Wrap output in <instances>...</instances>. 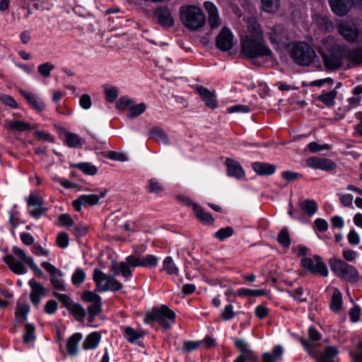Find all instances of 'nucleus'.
Returning a JSON list of instances; mask_svg holds the SVG:
<instances>
[{
  "label": "nucleus",
  "mask_w": 362,
  "mask_h": 362,
  "mask_svg": "<svg viewBox=\"0 0 362 362\" xmlns=\"http://www.w3.org/2000/svg\"><path fill=\"white\" fill-rule=\"evenodd\" d=\"M319 47L325 66L329 70L338 69L344 59V46L338 45L333 37H327L321 40Z\"/></svg>",
  "instance_id": "1"
},
{
  "label": "nucleus",
  "mask_w": 362,
  "mask_h": 362,
  "mask_svg": "<svg viewBox=\"0 0 362 362\" xmlns=\"http://www.w3.org/2000/svg\"><path fill=\"white\" fill-rule=\"evenodd\" d=\"M12 252L21 262L16 259L12 255H6L4 257V260L13 273L17 274H25L26 272V268L23 264H26L34 272L40 276L43 275V272L34 262L33 258L28 256L24 250L17 246H13Z\"/></svg>",
  "instance_id": "2"
},
{
  "label": "nucleus",
  "mask_w": 362,
  "mask_h": 362,
  "mask_svg": "<svg viewBox=\"0 0 362 362\" xmlns=\"http://www.w3.org/2000/svg\"><path fill=\"white\" fill-rule=\"evenodd\" d=\"M179 13L182 23L191 31L198 30L205 25V16L197 6H182L180 7Z\"/></svg>",
  "instance_id": "3"
},
{
  "label": "nucleus",
  "mask_w": 362,
  "mask_h": 362,
  "mask_svg": "<svg viewBox=\"0 0 362 362\" xmlns=\"http://www.w3.org/2000/svg\"><path fill=\"white\" fill-rule=\"evenodd\" d=\"M241 53L249 59L271 57L272 56V51L266 45L264 37H243L241 39Z\"/></svg>",
  "instance_id": "4"
},
{
  "label": "nucleus",
  "mask_w": 362,
  "mask_h": 362,
  "mask_svg": "<svg viewBox=\"0 0 362 362\" xmlns=\"http://www.w3.org/2000/svg\"><path fill=\"white\" fill-rule=\"evenodd\" d=\"M144 322L147 324L158 322L164 329H170L175 322V313L167 305L153 307L146 313Z\"/></svg>",
  "instance_id": "5"
},
{
  "label": "nucleus",
  "mask_w": 362,
  "mask_h": 362,
  "mask_svg": "<svg viewBox=\"0 0 362 362\" xmlns=\"http://www.w3.org/2000/svg\"><path fill=\"white\" fill-rule=\"evenodd\" d=\"M291 57L296 64L299 66H309L317 58L313 47L303 42L295 43L291 50Z\"/></svg>",
  "instance_id": "6"
},
{
  "label": "nucleus",
  "mask_w": 362,
  "mask_h": 362,
  "mask_svg": "<svg viewBox=\"0 0 362 362\" xmlns=\"http://www.w3.org/2000/svg\"><path fill=\"white\" fill-rule=\"evenodd\" d=\"M329 265L331 270L338 277L351 283H355L358 281L359 274L357 269L344 261L337 258H332L329 261Z\"/></svg>",
  "instance_id": "7"
},
{
  "label": "nucleus",
  "mask_w": 362,
  "mask_h": 362,
  "mask_svg": "<svg viewBox=\"0 0 362 362\" xmlns=\"http://www.w3.org/2000/svg\"><path fill=\"white\" fill-rule=\"evenodd\" d=\"M93 279L100 292L117 291L122 288V284L114 276L106 275L99 269H94Z\"/></svg>",
  "instance_id": "8"
},
{
  "label": "nucleus",
  "mask_w": 362,
  "mask_h": 362,
  "mask_svg": "<svg viewBox=\"0 0 362 362\" xmlns=\"http://www.w3.org/2000/svg\"><path fill=\"white\" fill-rule=\"evenodd\" d=\"M267 35L274 49H284L288 47V35L283 26L276 25L269 28Z\"/></svg>",
  "instance_id": "9"
},
{
  "label": "nucleus",
  "mask_w": 362,
  "mask_h": 362,
  "mask_svg": "<svg viewBox=\"0 0 362 362\" xmlns=\"http://www.w3.org/2000/svg\"><path fill=\"white\" fill-rule=\"evenodd\" d=\"M83 300L90 303L88 307V313L89 314V321H92L94 317L99 315L101 312L102 301L99 295L95 292L86 291L81 296Z\"/></svg>",
  "instance_id": "10"
},
{
  "label": "nucleus",
  "mask_w": 362,
  "mask_h": 362,
  "mask_svg": "<svg viewBox=\"0 0 362 362\" xmlns=\"http://www.w3.org/2000/svg\"><path fill=\"white\" fill-rule=\"evenodd\" d=\"M301 265L312 274H320L322 276L328 275V269L323 263L320 257L315 255L313 259L310 257H304L301 259Z\"/></svg>",
  "instance_id": "11"
},
{
  "label": "nucleus",
  "mask_w": 362,
  "mask_h": 362,
  "mask_svg": "<svg viewBox=\"0 0 362 362\" xmlns=\"http://www.w3.org/2000/svg\"><path fill=\"white\" fill-rule=\"evenodd\" d=\"M41 266L50 274V281L56 290L65 291L63 272L47 262H42Z\"/></svg>",
  "instance_id": "12"
},
{
  "label": "nucleus",
  "mask_w": 362,
  "mask_h": 362,
  "mask_svg": "<svg viewBox=\"0 0 362 362\" xmlns=\"http://www.w3.org/2000/svg\"><path fill=\"white\" fill-rule=\"evenodd\" d=\"M153 18L163 28L173 27L175 25V20L167 6L157 7L153 12Z\"/></svg>",
  "instance_id": "13"
},
{
  "label": "nucleus",
  "mask_w": 362,
  "mask_h": 362,
  "mask_svg": "<svg viewBox=\"0 0 362 362\" xmlns=\"http://www.w3.org/2000/svg\"><path fill=\"white\" fill-rule=\"evenodd\" d=\"M27 203L28 206L33 207L29 213L35 218H39L47 210L44 206L43 199L37 193H31L27 199Z\"/></svg>",
  "instance_id": "14"
},
{
  "label": "nucleus",
  "mask_w": 362,
  "mask_h": 362,
  "mask_svg": "<svg viewBox=\"0 0 362 362\" xmlns=\"http://www.w3.org/2000/svg\"><path fill=\"white\" fill-rule=\"evenodd\" d=\"M337 29L340 35L348 42H355L359 36V30L356 24L343 22L338 25Z\"/></svg>",
  "instance_id": "15"
},
{
  "label": "nucleus",
  "mask_w": 362,
  "mask_h": 362,
  "mask_svg": "<svg viewBox=\"0 0 362 362\" xmlns=\"http://www.w3.org/2000/svg\"><path fill=\"white\" fill-rule=\"evenodd\" d=\"M216 47L222 51H228L234 45L233 35L228 28H223L216 37Z\"/></svg>",
  "instance_id": "16"
},
{
  "label": "nucleus",
  "mask_w": 362,
  "mask_h": 362,
  "mask_svg": "<svg viewBox=\"0 0 362 362\" xmlns=\"http://www.w3.org/2000/svg\"><path fill=\"white\" fill-rule=\"evenodd\" d=\"M106 191L101 192L100 196L97 194H83L73 202V206L76 211H80L82 206L95 205L100 198L105 197Z\"/></svg>",
  "instance_id": "17"
},
{
  "label": "nucleus",
  "mask_w": 362,
  "mask_h": 362,
  "mask_svg": "<svg viewBox=\"0 0 362 362\" xmlns=\"http://www.w3.org/2000/svg\"><path fill=\"white\" fill-rule=\"evenodd\" d=\"M29 286L31 288L30 294V300L33 304L37 307L40 303L41 297L46 295L45 288L35 279H32L29 281Z\"/></svg>",
  "instance_id": "18"
},
{
  "label": "nucleus",
  "mask_w": 362,
  "mask_h": 362,
  "mask_svg": "<svg viewBox=\"0 0 362 362\" xmlns=\"http://www.w3.org/2000/svg\"><path fill=\"white\" fill-rule=\"evenodd\" d=\"M308 166L322 170H331L335 168L336 164L332 160L325 158L311 157L307 160Z\"/></svg>",
  "instance_id": "19"
},
{
  "label": "nucleus",
  "mask_w": 362,
  "mask_h": 362,
  "mask_svg": "<svg viewBox=\"0 0 362 362\" xmlns=\"http://www.w3.org/2000/svg\"><path fill=\"white\" fill-rule=\"evenodd\" d=\"M204 6L208 13V22L210 28L215 29L219 27L221 24V20L219 17L216 6L211 1L204 2Z\"/></svg>",
  "instance_id": "20"
},
{
  "label": "nucleus",
  "mask_w": 362,
  "mask_h": 362,
  "mask_svg": "<svg viewBox=\"0 0 362 362\" xmlns=\"http://www.w3.org/2000/svg\"><path fill=\"white\" fill-rule=\"evenodd\" d=\"M234 344L236 349H238L240 352V354L238 356L239 358L247 361H255L257 360V357L254 352L248 348L247 344L245 340L242 339H235L234 340Z\"/></svg>",
  "instance_id": "21"
},
{
  "label": "nucleus",
  "mask_w": 362,
  "mask_h": 362,
  "mask_svg": "<svg viewBox=\"0 0 362 362\" xmlns=\"http://www.w3.org/2000/svg\"><path fill=\"white\" fill-rule=\"evenodd\" d=\"M332 11L339 16H346L352 5L351 0H329Z\"/></svg>",
  "instance_id": "22"
},
{
  "label": "nucleus",
  "mask_w": 362,
  "mask_h": 362,
  "mask_svg": "<svg viewBox=\"0 0 362 362\" xmlns=\"http://www.w3.org/2000/svg\"><path fill=\"white\" fill-rule=\"evenodd\" d=\"M19 93L25 98L33 109L37 112H42L45 110V105L39 96L22 89L19 90Z\"/></svg>",
  "instance_id": "23"
},
{
  "label": "nucleus",
  "mask_w": 362,
  "mask_h": 362,
  "mask_svg": "<svg viewBox=\"0 0 362 362\" xmlns=\"http://www.w3.org/2000/svg\"><path fill=\"white\" fill-rule=\"evenodd\" d=\"M197 90L202 100L205 103V105L211 109L216 107L217 100L216 99V95L214 92L210 91L209 89L202 86H197Z\"/></svg>",
  "instance_id": "24"
},
{
  "label": "nucleus",
  "mask_w": 362,
  "mask_h": 362,
  "mask_svg": "<svg viewBox=\"0 0 362 362\" xmlns=\"http://www.w3.org/2000/svg\"><path fill=\"white\" fill-rule=\"evenodd\" d=\"M344 57L354 66L362 64V48L349 49L344 46Z\"/></svg>",
  "instance_id": "25"
},
{
  "label": "nucleus",
  "mask_w": 362,
  "mask_h": 362,
  "mask_svg": "<svg viewBox=\"0 0 362 362\" xmlns=\"http://www.w3.org/2000/svg\"><path fill=\"white\" fill-rule=\"evenodd\" d=\"M226 165L227 166V174L228 176L235 177L238 179H240L245 175V172L240 163L236 160L227 158L226 160Z\"/></svg>",
  "instance_id": "26"
},
{
  "label": "nucleus",
  "mask_w": 362,
  "mask_h": 362,
  "mask_svg": "<svg viewBox=\"0 0 362 362\" xmlns=\"http://www.w3.org/2000/svg\"><path fill=\"white\" fill-rule=\"evenodd\" d=\"M284 353V349L281 345L275 346L270 352L262 354V362H280Z\"/></svg>",
  "instance_id": "27"
},
{
  "label": "nucleus",
  "mask_w": 362,
  "mask_h": 362,
  "mask_svg": "<svg viewBox=\"0 0 362 362\" xmlns=\"http://www.w3.org/2000/svg\"><path fill=\"white\" fill-rule=\"evenodd\" d=\"M248 35L244 37H250L251 38L264 37L259 23L255 17H250L247 20Z\"/></svg>",
  "instance_id": "28"
},
{
  "label": "nucleus",
  "mask_w": 362,
  "mask_h": 362,
  "mask_svg": "<svg viewBox=\"0 0 362 362\" xmlns=\"http://www.w3.org/2000/svg\"><path fill=\"white\" fill-rule=\"evenodd\" d=\"M253 170L259 175H271L276 172V165L267 163L255 162L252 164Z\"/></svg>",
  "instance_id": "29"
},
{
  "label": "nucleus",
  "mask_w": 362,
  "mask_h": 362,
  "mask_svg": "<svg viewBox=\"0 0 362 362\" xmlns=\"http://www.w3.org/2000/svg\"><path fill=\"white\" fill-rule=\"evenodd\" d=\"M11 131L25 132L36 128V125L22 120H12L7 124Z\"/></svg>",
  "instance_id": "30"
},
{
  "label": "nucleus",
  "mask_w": 362,
  "mask_h": 362,
  "mask_svg": "<svg viewBox=\"0 0 362 362\" xmlns=\"http://www.w3.org/2000/svg\"><path fill=\"white\" fill-rule=\"evenodd\" d=\"M112 269L115 275H118L121 273L126 279H130L132 276V270L130 266L124 262L119 263L112 262Z\"/></svg>",
  "instance_id": "31"
},
{
  "label": "nucleus",
  "mask_w": 362,
  "mask_h": 362,
  "mask_svg": "<svg viewBox=\"0 0 362 362\" xmlns=\"http://www.w3.org/2000/svg\"><path fill=\"white\" fill-rule=\"evenodd\" d=\"M149 135L151 139L158 142H161L165 145L169 144V140L167 134L163 129L160 127H156L151 129L149 131Z\"/></svg>",
  "instance_id": "32"
},
{
  "label": "nucleus",
  "mask_w": 362,
  "mask_h": 362,
  "mask_svg": "<svg viewBox=\"0 0 362 362\" xmlns=\"http://www.w3.org/2000/svg\"><path fill=\"white\" fill-rule=\"evenodd\" d=\"M144 334V332L141 329H134L132 327H127L124 329V337L130 343H134L137 339L142 338Z\"/></svg>",
  "instance_id": "33"
},
{
  "label": "nucleus",
  "mask_w": 362,
  "mask_h": 362,
  "mask_svg": "<svg viewBox=\"0 0 362 362\" xmlns=\"http://www.w3.org/2000/svg\"><path fill=\"white\" fill-rule=\"evenodd\" d=\"M100 340L98 332H95L88 334L83 342V348L86 350L93 349L97 347Z\"/></svg>",
  "instance_id": "34"
},
{
  "label": "nucleus",
  "mask_w": 362,
  "mask_h": 362,
  "mask_svg": "<svg viewBox=\"0 0 362 362\" xmlns=\"http://www.w3.org/2000/svg\"><path fill=\"white\" fill-rule=\"evenodd\" d=\"M82 339L81 333H75L67 340L66 349L69 354L75 355L77 353V346Z\"/></svg>",
  "instance_id": "35"
},
{
  "label": "nucleus",
  "mask_w": 362,
  "mask_h": 362,
  "mask_svg": "<svg viewBox=\"0 0 362 362\" xmlns=\"http://www.w3.org/2000/svg\"><path fill=\"white\" fill-rule=\"evenodd\" d=\"M299 206L302 211L311 216L317 211V204L313 199H305L299 203Z\"/></svg>",
  "instance_id": "36"
},
{
  "label": "nucleus",
  "mask_w": 362,
  "mask_h": 362,
  "mask_svg": "<svg viewBox=\"0 0 362 362\" xmlns=\"http://www.w3.org/2000/svg\"><path fill=\"white\" fill-rule=\"evenodd\" d=\"M193 210L196 214L197 218L204 223L210 224L214 222V218L209 213L204 211L197 204H193Z\"/></svg>",
  "instance_id": "37"
},
{
  "label": "nucleus",
  "mask_w": 362,
  "mask_h": 362,
  "mask_svg": "<svg viewBox=\"0 0 362 362\" xmlns=\"http://www.w3.org/2000/svg\"><path fill=\"white\" fill-rule=\"evenodd\" d=\"M163 270L165 271L169 275L179 274V269L174 262L171 257H166L163 262Z\"/></svg>",
  "instance_id": "38"
},
{
  "label": "nucleus",
  "mask_w": 362,
  "mask_h": 362,
  "mask_svg": "<svg viewBox=\"0 0 362 362\" xmlns=\"http://www.w3.org/2000/svg\"><path fill=\"white\" fill-rule=\"evenodd\" d=\"M337 91L332 90L329 92L323 93L317 97V100L328 107L334 105V100L337 97Z\"/></svg>",
  "instance_id": "39"
},
{
  "label": "nucleus",
  "mask_w": 362,
  "mask_h": 362,
  "mask_svg": "<svg viewBox=\"0 0 362 362\" xmlns=\"http://www.w3.org/2000/svg\"><path fill=\"white\" fill-rule=\"evenodd\" d=\"M65 143L70 148H80L82 144L81 138L76 134L66 132L64 133Z\"/></svg>",
  "instance_id": "40"
},
{
  "label": "nucleus",
  "mask_w": 362,
  "mask_h": 362,
  "mask_svg": "<svg viewBox=\"0 0 362 362\" xmlns=\"http://www.w3.org/2000/svg\"><path fill=\"white\" fill-rule=\"evenodd\" d=\"M338 354L335 346H329L326 347L324 353L320 356L319 362H335L333 358Z\"/></svg>",
  "instance_id": "41"
},
{
  "label": "nucleus",
  "mask_w": 362,
  "mask_h": 362,
  "mask_svg": "<svg viewBox=\"0 0 362 362\" xmlns=\"http://www.w3.org/2000/svg\"><path fill=\"white\" fill-rule=\"evenodd\" d=\"M342 303V296L339 289H334L330 303V308L334 312H337L341 309Z\"/></svg>",
  "instance_id": "42"
},
{
  "label": "nucleus",
  "mask_w": 362,
  "mask_h": 362,
  "mask_svg": "<svg viewBox=\"0 0 362 362\" xmlns=\"http://www.w3.org/2000/svg\"><path fill=\"white\" fill-rule=\"evenodd\" d=\"M267 294V292L264 289H250L242 288L237 291V295L242 297L262 296Z\"/></svg>",
  "instance_id": "43"
},
{
  "label": "nucleus",
  "mask_w": 362,
  "mask_h": 362,
  "mask_svg": "<svg viewBox=\"0 0 362 362\" xmlns=\"http://www.w3.org/2000/svg\"><path fill=\"white\" fill-rule=\"evenodd\" d=\"M71 166L81 170L85 174L88 175H95L98 172L97 168L89 163H80L73 164Z\"/></svg>",
  "instance_id": "44"
},
{
  "label": "nucleus",
  "mask_w": 362,
  "mask_h": 362,
  "mask_svg": "<svg viewBox=\"0 0 362 362\" xmlns=\"http://www.w3.org/2000/svg\"><path fill=\"white\" fill-rule=\"evenodd\" d=\"M277 240L280 245L284 247H288L291 245V238L287 228H284L279 232Z\"/></svg>",
  "instance_id": "45"
},
{
  "label": "nucleus",
  "mask_w": 362,
  "mask_h": 362,
  "mask_svg": "<svg viewBox=\"0 0 362 362\" xmlns=\"http://www.w3.org/2000/svg\"><path fill=\"white\" fill-rule=\"evenodd\" d=\"M262 6L266 12L274 13L279 6V0H261Z\"/></svg>",
  "instance_id": "46"
},
{
  "label": "nucleus",
  "mask_w": 362,
  "mask_h": 362,
  "mask_svg": "<svg viewBox=\"0 0 362 362\" xmlns=\"http://www.w3.org/2000/svg\"><path fill=\"white\" fill-rule=\"evenodd\" d=\"M86 279V273L81 268H77L72 274L71 282L74 286L82 284Z\"/></svg>",
  "instance_id": "47"
},
{
  "label": "nucleus",
  "mask_w": 362,
  "mask_h": 362,
  "mask_svg": "<svg viewBox=\"0 0 362 362\" xmlns=\"http://www.w3.org/2000/svg\"><path fill=\"white\" fill-rule=\"evenodd\" d=\"M234 233V230L230 226L222 228L215 233L214 236L219 240H224L226 238L231 237Z\"/></svg>",
  "instance_id": "48"
},
{
  "label": "nucleus",
  "mask_w": 362,
  "mask_h": 362,
  "mask_svg": "<svg viewBox=\"0 0 362 362\" xmlns=\"http://www.w3.org/2000/svg\"><path fill=\"white\" fill-rule=\"evenodd\" d=\"M30 310L29 306L26 304L18 303L15 315L18 319L26 320L27 315Z\"/></svg>",
  "instance_id": "49"
},
{
  "label": "nucleus",
  "mask_w": 362,
  "mask_h": 362,
  "mask_svg": "<svg viewBox=\"0 0 362 362\" xmlns=\"http://www.w3.org/2000/svg\"><path fill=\"white\" fill-rule=\"evenodd\" d=\"M158 262V258L153 255H147L141 257V267H155Z\"/></svg>",
  "instance_id": "50"
},
{
  "label": "nucleus",
  "mask_w": 362,
  "mask_h": 362,
  "mask_svg": "<svg viewBox=\"0 0 362 362\" xmlns=\"http://www.w3.org/2000/svg\"><path fill=\"white\" fill-rule=\"evenodd\" d=\"M25 332L23 336V341L25 343L33 341L35 339V327L31 324H26L25 327Z\"/></svg>",
  "instance_id": "51"
},
{
  "label": "nucleus",
  "mask_w": 362,
  "mask_h": 362,
  "mask_svg": "<svg viewBox=\"0 0 362 362\" xmlns=\"http://www.w3.org/2000/svg\"><path fill=\"white\" fill-rule=\"evenodd\" d=\"M54 69V66L50 62H45L38 66V72L44 77L48 78L50 72Z\"/></svg>",
  "instance_id": "52"
},
{
  "label": "nucleus",
  "mask_w": 362,
  "mask_h": 362,
  "mask_svg": "<svg viewBox=\"0 0 362 362\" xmlns=\"http://www.w3.org/2000/svg\"><path fill=\"white\" fill-rule=\"evenodd\" d=\"M164 189L163 186L156 178H152L149 181L148 192L150 193L158 194Z\"/></svg>",
  "instance_id": "53"
},
{
  "label": "nucleus",
  "mask_w": 362,
  "mask_h": 362,
  "mask_svg": "<svg viewBox=\"0 0 362 362\" xmlns=\"http://www.w3.org/2000/svg\"><path fill=\"white\" fill-rule=\"evenodd\" d=\"M146 106L144 103H139L136 105H132L130 107L129 117H136L141 115L146 110Z\"/></svg>",
  "instance_id": "54"
},
{
  "label": "nucleus",
  "mask_w": 362,
  "mask_h": 362,
  "mask_svg": "<svg viewBox=\"0 0 362 362\" xmlns=\"http://www.w3.org/2000/svg\"><path fill=\"white\" fill-rule=\"evenodd\" d=\"M316 23L320 29L323 30H329L332 28V23L327 16H319Z\"/></svg>",
  "instance_id": "55"
},
{
  "label": "nucleus",
  "mask_w": 362,
  "mask_h": 362,
  "mask_svg": "<svg viewBox=\"0 0 362 362\" xmlns=\"http://www.w3.org/2000/svg\"><path fill=\"white\" fill-rule=\"evenodd\" d=\"M0 101L11 108L16 109L18 107L17 102L14 100L13 98L8 95L0 94Z\"/></svg>",
  "instance_id": "56"
},
{
  "label": "nucleus",
  "mask_w": 362,
  "mask_h": 362,
  "mask_svg": "<svg viewBox=\"0 0 362 362\" xmlns=\"http://www.w3.org/2000/svg\"><path fill=\"white\" fill-rule=\"evenodd\" d=\"M72 312L77 320H81L86 315V310L79 304H75L72 307Z\"/></svg>",
  "instance_id": "57"
},
{
  "label": "nucleus",
  "mask_w": 362,
  "mask_h": 362,
  "mask_svg": "<svg viewBox=\"0 0 362 362\" xmlns=\"http://www.w3.org/2000/svg\"><path fill=\"white\" fill-rule=\"evenodd\" d=\"M288 293L292 298L299 303L307 301V298L302 297L303 294V288L302 287H298L293 291L288 292Z\"/></svg>",
  "instance_id": "58"
},
{
  "label": "nucleus",
  "mask_w": 362,
  "mask_h": 362,
  "mask_svg": "<svg viewBox=\"0 0 362 362\" xmlns=\"http://www.w3.org/2000/svg\"><path fill=\"white\" fill-rule=\"evenodd\" d=\"M132 104L133 102L130 99L122 97L117 100L116 103V107L120 110L127 108L130 110V107L132 105Z\"/></svg>",
  "instance_id": "59"
},
{
  "label": "nucleus",
  "mask_w": 362,
  "mask_h": 362,
  "mask_svg": "<svg viewBox=\"0 0 362 362\" xmlns=\"http://www.w3.org/2000/svg\"><path fill=\"white\" fill-rule=\"evenodd\" d=\"M105 98L109 103H113L118 96L117 90L114 87L106 88L105 89Z\"/></svg>",
  "instance_id": "60"
},
{
  "label": "nucleus",
  "mask_w": 362,
  "mask_h": 362,
  "mask_svg": "<svg viewBox=\"0 0 362 362\" xmlns=\"http://www.w3.org/2000/svg\"><path fill=\"white\" fill-rule=\"evenodd\" d=\"M250 111V108L247 105H235L227 109L228 113L241 112L247 113Z\"/></svg>",
  "instance_id": "61"
},
{
  "label": "nucleus",
  "mask_w": 362,
  "mask_h": 362,
  "mask_svg": "<svg viewBox=\"0 0 362 362\" xmlns=\"http://www.w3.org/2000/svg\"><path fill=\"white\" fill-rule=\"evenodd\" d=\"M350 320L352 322H356L361 317V308L358 305H355L349 312Z\"/></svg>",
  "instance_id": "62"
},
{
  "label": "nucleus",
  "mask_w": 362,
  "mask_h": 362,
  "mask_svg": "<svg viewBox=\"0 0 362 362\" xmlns=\"http://www.w3.org/2000/svg\"><path fill=\"white\" fill-rule=\"evenodd\" d=\"M57 243L59 247L65 248L69 245V236L64 232L59 233L57 238Z\"/></svg>",
  "instance_id": "63"
},
{
  "label": "nucleus",
  "mask_w": 362,
  "mask_h": 362,
  "mask_svg": "<svg viewBox=\"0 0 362 362\" xmlns=\"http://www.w3.org/2000/svg\"><path fill=\"white\" fill-rule=\"evenodd\" d=\"M235 315L233 307L232 305H227L225 306L223 311L221 313V317L224 320H229Z\"/></svg>",
  "instance_id": "64"
}]
</instances>
